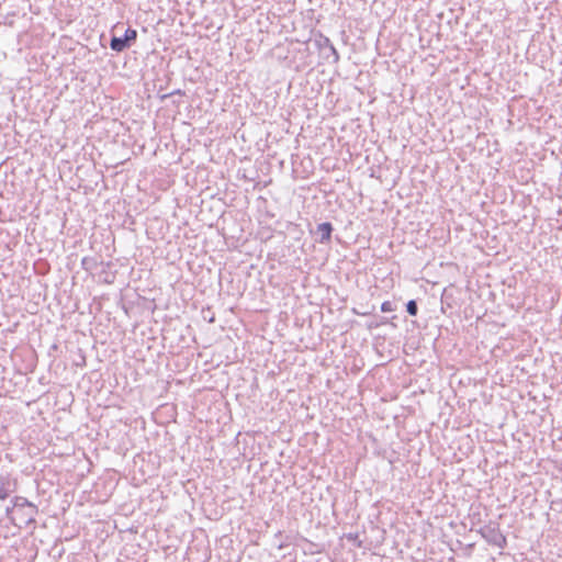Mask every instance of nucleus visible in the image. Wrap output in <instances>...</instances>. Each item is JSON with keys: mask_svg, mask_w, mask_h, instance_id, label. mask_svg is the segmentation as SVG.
Listing matches in <instances>:
<instances>
[{"mask_svg": "<svg viewBox=\"0 0 562 562\" xmlns=\"http://www.w3.org/2000/svg\"><path fill=\"white\" fill-rule=\"evenodd\" d=\"M37 507L29 502L25 497L16 496L13 507L10 512L11 520L19 528L35 526V516L37 515Z\"/></svg>", "mask_w": 562, "mask_h": 562, "instance_id": "f257e3e1", "label": "nucleus"}, {"mask_svg": "<svg viewBox=\"0 0 562 562\" xmlns=\"http://www.w3.org/2000/svg\"><path fill=\"white\" fill-rule=\"evenodd\" d=\"M476 531L492 546L499 549H504L507 546L506 537L499 529V524L496 521H490L488 524L481 526Z\"/></svg>", "mask_w": 562, "mask_h": 562, "instance_id": "f03ea898", "label": "nucleus"}, {"mask_svg": "<svg viewBox=\"0 0 562 562\" xmlns=\"http://www.w3.org/2000/svg\"><path fill=\"white\" fill-rule=\"evenodd\" d=\"M137 38V31L134 29H126L123 36H112L110 41V47L116 53L124 52L130 48Z\"/></svg>", "mask_w": 562, "mask_h": 562, "instance_id": "7ed1b4c3", "label": "nucleus"}, {"mask_svg": "<svg viewBox=\"0 0 562 562\" xmlns=\"http://www.w3.org/2000/svg\"><path fill=\"white\" fill-rule=\"evenodd\" d=\"M314 43L318 49H327L328 50V54H326V58H329V56H333L334 63H338L339 54H338L336 47L333 45L331 41L327 36L322 34L321 32H318L314 35Z\"/></svg>", "mask_w": 562, "mask_h": 562, "instance_id": "20e7f679", "label": "nucleus"}, {"mask_svg": "<svg viewBox=\"0 0 562 562\" xmlns=\"http://www.w3.org/2000/svg\"><path fill=\"white\" fill-rule=\"evenodd\" d=\"M469 520L471 524V531L476 530L475 527L484 526L483 515L480 506H471Z\"/></svg>", "mask_w": 562, "mask_h": 562, "instance_id": "39448f33", "label": "nucleus"}, {"mask_svg": "<svg viewBox=\"0 0 562 562\" xmlns=\"http://www.w3.org/2000/svg\"><path fill=\"white\" fill-rule=\"evenodd\" d=\"M333 231H334V227H333L331 223H329V222H324V223L318 224L317 233L321 234V237L317 239V241L321 244L329 243L331 239Z\"/></svg>", "mask_w": 562, "mask_h": 562, "instance_id": "423d86ee", "label": "nucleus"}, {"mask_svg": "<svg viewBox=\"0 0 562 562\" xmlns=\"http://www.w3.org/2000/svg\"><path fill=\"white\" fill-rule=\"evenodd\" d=\"M13 492L9 475L0 474V499L3 501Z\"/></svg>", "mask_w": 562, "mask_h": 562, "instance_id": "0eeeda50", "label": "nucleus"}, {"mask_svg": "<svg viewBox=\"0 0 562 562\" xmlns=\"http://www.w3.org/2000/svg\"><path fill=\"white\" fill-rule=\"evenodd\" d=\"M342 541H346L351 548H363L362 540L359 538L358 532H350L342 536Z\"/></svg>", "mask_w": 562, "mask_h": 562, "instance_id": "6e6552de", "label": "nucleus"}, {"mask_svg": "<svg viewBox=\"0 0 562 562\" xmlns=\"http://www.w3.org/2000/svg\"><path fill=\"white\" fill-rule=\"evenodd\" d=\"M406 311L411 316H416L418 313V305L415 300H409L406 303Z\"/></svg>", "mask_w": 562, "mask_h": 562, "instance_id": "1a4fd4ad", "label": "nucleus"}, {"mask_svg": "<svg viewBox=\"0 0 562 562\" xmlns=\"http://www.w3.org/2000/svg\"><path fill=\"white\" fill-rule=\"evenodd\" d=\"M395 307L393 306L392 302L390 301H384L382 304H381V311L383 313H389V312H392L394 311Z\"/></svg>", "mask_w": 562, "mask_h": 562, "instance_id": "9d476101", "label": "nucleus"}, {"mask_svg": "<svg viewBox=\"0 0 562 562\" xmlns=\"http://www.w3.org/2000/svg\"><path fill=\"white\" fill-rule=\"evenodd\" d=\"M81 263H82V267H83L86 270L91 269V267H90V261H89V259H88V258H83Z\"/></svg>", "mask_w": 562, "mask_h": 562, "instance_id": "9b49d317", "label": "nucleus"}, {"mask_svg": "<svg viewBox=\"0 0 562 562\" xmlns=\"http://www.w3.org/2000/svg\"><path fill=\"white\" fill-rule=\"evenodd\" d=\"M173 94H183V92L180 89H178V90L172 91L169 95H173Z\"/></svg>", "mask_w": 562, "mask_h": 562, "instance_id": "f8f14e48", "label": "nucleus"}]
</instances>
